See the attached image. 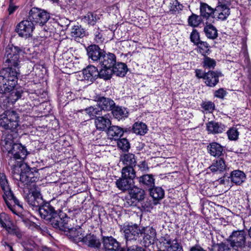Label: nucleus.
<instances>
[{"instance_id":"40","label":"nucleus","mask_w":251,"mask_h":251,"mask_svg":"<svg viewBox=\"0 0 251 251\" xmlns=\"http://www.w3.org/2000/svg\"><path fill=\"white\" fill-rule=\"evenodd\" d=\"M209 148V153L214 156H219L222 154L223 151L222 147L218 143L213 142L208 146Z\"/></svg>"},{"instance_id":"57","label":"nucleus","mask_w":251,"mask_h":251,"mask_svg":"<svg viewBox=\"0 0 251 251\" xmlns=\"http://www.w3.org/2000/svg\"><path fill=\"white\" fill-rule=\"evenodd\" d=\"M137 202H138V200L133 199L132 197L129 196V197H126V198L124 202V205L126 207L135 206Z\"/></svg>"},{"instance_id":"30","label":"nucleus","mask_w":251,"mask_h":251,"mask_svg":"<svg viewBox=\"0 0 251 251\" xmlns=\"http://www.w3.org/2000/svg\"><path fill=\"white\" fill-rule=\"evenodd\" d=\"M133 184V181L122 177L118 179L116 181L117 187L123 192L128 191L132 187Z\"/></svg>"},{"instance_id":"16","label":"nucleus","mask_w":251,"mask_h":251,"mask_svg":"<svg viewBox=\"0 0 251 251\" xmlns=\"http://www.w3.org/2000/svg\"><path fill=\"white\" fill-rule=\"evenodd\" d=\"M67 235L75 243L82 242L84 238V231L80 227L69 228L67 229Z\"/></svg>"},{"instance_id":"12","label":"nucleus","mask_w":251,"mask_h":251,"mask_svg":"<svg viewBox=\"0 0 251 251\" xmlns=\"http://www.w3.org/2000/svg\"><path fill=\"white\" fill-rule=\"evenodd\" d=\"M26 199L28 203L34 207H38L43 202L40 190L37 188L31 190Z\"/></svg>"},{"instance_id":"34","label":"nucleus","mask_w":251,"mask_h":251,"mask_svg":"<svg viewBox=\"0 0 251 251\" xmlns=\"http://www.w3.org/2000/svg\"><path fill=\"white\" fill-rule=\"evenodd\" d=\"M3 228L5 229L8 234L15 235L19 239L22 238L23 234L20 229L16 226L12 224L9 221Z\"/></svg>"},{"instance_id":"64","label":"nucleus","mask_w":251,"mask_h":251,"mask_svg":"<svg viewBox=\"0 0 251 251\" xmlns=\"http://www.w3.org/2000/svg\"><path fill=\"white\" fill-rule=\"evenodd\" d=\"M190 251H205L202 248L199 246L193 247Z\"/></svg>"},{"instance_id":"44","label":"nucleus","mask_w":251,"mask_h":251,"mask_svg":"<svg viewBox=\"0 0 251 251\" xmlns=\"http://www.w3.org/2000/svg\"><path fill=\"white\" fill-rule=\"evenodd\" d=\"M23 170L25 171V170H28V167H27L26 164L17 163V165H13L12 166V173L13 175H18L19 176V178L20 179L21 175L22 174L24 173Z\"/></svg>"},{"instance_id":"63","label":"nucleus","mask_w":251,"mask_h":251,"mask_svg":"<svg viewBox=\"0 0 251 251\" xmlns=\"http://www.w3.org/2000/svg\"><path fill=\"white\" fill-rule=\"evenodd\" d=\"M127 251H144V249L137 246H132L128 248Z\"/></svg>"},{"instance_id":"23","label":"nucleus","mask_w":251,"mask_h":251,"mask_svg":"<svg viewBox=\"0 0 251 251\" xmlns=\"http://www.w3.org/2000/svg\"><path fill=\"white\" fill-rule=\"evenodd\" d=\"M106 131L109 138L115 140L119 139L124 133L122 128L116 126H110Z\"/></svg>"},{"instance_id":"42","label":"nucleus","mask_w":251,"mask_h":251,"mask_svg":"<svg viewBox=\"0 0 251 251\" xmlns=\"http://www.w3.org/2000/svg\"><path fill=\"white\" fill-rule=\"evenodd\" d=\"M101 68V69L99 71L98 76L104 80L109 79L113 74L112 67H107Z\"/></svg>"},{"instance_id":"36","label":"nucleus","mask_w":251,"mask_h":251,"mask_svg":"<svg viewBox=\"0 0 251 251\" xmlns=\"http://www.w3.org/2000/svg\"><path fill=\"white\" fill-rule=\"evenodd\" d=\"M112 69L113 74L121 77L124 76L127 71L126 65L123 63H115Z\"/></svg>"},{"instance_id":"37","label":"nucleus","mask_w":251,"mask_h":251,"mask_svg":"<svg viewBox=\"0 0 251 251\" xmlns=\"http://www.w3.org/2000/svg\"><path fill=\"white\" fill-rule=\"evenodd\" d=\"M71 35L75 39L78 38H81L85 36L86 31L81 25H75L71 28Z\"/></svg>"},{"instance_id":"28","label":"nucleus","mask_w":251,"mask_h":251,"mask_svg":"<svg viewBox=\"0 0 251 251\" xmlns=\"http://www.w3.org/2000/svg\"><path fill=\"white\" fill-rule=\"evenodd\" d=\"M98 104L101 110H110L113 108L115 102L110 99L101 97L98 101Z\"/></svg>"},{"instance_id":"61","label":"nucleus","mask_w":251,"mask_h":251,"mask_svg":"<svg viewBox=\"0 0 251 251\" xmlns=\"http://www.w3.org/2000/svg\"><path fill=\"white\" fill-rule=\"evenodd\" d=\"M18 8V6L15 5L13 3V0H10V3L8 9V11L9 15L13 14L16 10Z\"/></svg>"},{"instance_id":"54","label":"nucleus","mask_w":251,"mask_h":251,"mask_svg":"<svg viewBox=\"0 0 251 251\" xmlns=\"http://www.w3.org/2000/svg\"><path fill=\"white\" fill-rule=\"evenodd\" d=\"M85 19L90 25H94L97 21V15L92 13H89L85 16Z\"/></svg>"},{"instance_id":"48","label":"nucleus","mask_w":251,"mask_h":251,"mask_svg":"<svg viewBox=\"0 0 251 251\" xmlns=\"http://www.w3.org/2000/svg\"><path fill=\"white\" fill-rule=\"evenodd\" d=\"M202 64L203 68L205 69H214L216 65V62L214 59L205 55L203 58Z\"/></svg>"},{"instance_id":"20","label":"nucleus","mask_w":251,"mask_h":251,"mask_svg":"<svg viewBox=\"0 0 251 251\" xmlns=\"http://www.w3.org/2000/svg\"><path fill=\"white\" fill-rule=\"evenodd\" d=\"M17 144L14 143L11 135H8L4 139L2 140L1 143V150L3 152L7 153V155L10 157L14 145Z\"/></svg>"},{"instance_id":"8","label":"nucleus","mask_w":251,"mask_h":251,"mask_svg":"<svg viewBox=\"0 0 251 251\" xmlns=\"http://www.w3.org/2000/svg\"><path fill=\"white\" fill-rule=\"evenodd\" d=\"M68 220L69 218L66 214L58 215L57 214L50 222L54 228L65 232L69 229Z\"/></svg>"},{"instance_id":"55","label":"nucleus","mask_w":251,"mask_h":251,"mask_svg":"<svg viewBox=\"0 0 251 251\" xmlns=\"http://www.w3.org/2000/svg\"><path fill=\"white\" fill-rule=\"evenodd\" d=\"M138 168V171H140L142 173H147L149 170V167L145 161L139 162L137 165Z\"/></svg>"},{"instance_id":"62","label":"nucleus","mask_w":251,"mask_h":251,"mask_svg":"<svg viewBox=\"0 0 251 251\" xmlns=\"http://www.w3.org/2000/svg\"><path fill=\"white\" fill-rule=\"evenodd\" d=\"M196 76L199 78L204 79L205 73H203L201 70L196 69L195 70Z\"/></svg>"},{"instance_id":"43","label":"nucleus","mask_w":251,"mask_h":251,"mask_svg":"<svg viewBox=\"0 0 251 251\" xmlns=\"http://www.w3.org/2000/svg\"><path fill=\"white\" fill-rule=\"evenodd\" d=\"M150 190L151 196L155 200H161L164 197V190L160 187H152Z\"/></svg>"},{"instance_id":"38","label":"nucleus","mask_w":251,"mask_h":251,"mask_svg":"<svg viewBox=\"0 0 251 251\" xmlns=\"http://www.w3.org/2000/svg\"><path fill=\"white\" fill-rule=\"evenodd\" d=\"M112 114L113 116L119 121L127 117L128 112L125 108L116 106L112 109Z\"/></svg>"},{"instance_id":"52","label":"nucleus","mask_w":251,"mask_h":251,"mask_svg":"<svg viewBox=\"0 0 251 251\" xmlns=\"http://www.w3.org/2000/svg\"><path fill=\"white\" fill-rule=\"evenodd\" d=\"M226 133L230 140H236L238 138L239 132L235 127L230 128Z\"/></svg>"},{"instance_id":"58","label":"nucleus","mask_w":251,"mask_h":251,"mask_svg":"<svg viewBox=\"0 0 251 251\" xmlns=\"http://www.w3.org/2000/svg\"><path fill=\"white\" fill-rule=\"evenodd\" d=\"M227 92L223 88H220L214 92V96L219 99H224L226 95Z\"/></svg>"},{"instance_id":"49","label":"nucleus","mask_w":251,"mask_h":251,"mask_svg":"<svg viewBox=\"0 0 251 251\" xmlns=\"http://www.w3.org/2000/svg\"><path fill=\"white\" fill-rule=\"evenodd\" d=\"M216 250L220 251H238V249L234 246H232L230 243V244H222L220 245H217L215 248Z\"/></svg>"},{"instance_id":"60","label":"nucleus","mask_w":251,"mask_h":251,"mask_svg":"<svg viewBox=\"0 0 251 251\" xmlns=\"http://www.w3.org/2000/svg\"><path fill=\"white\" fill-rule=\"evenodd\" d=\"M23 93V91L20 89L19 90L16 89L12 92V96H15V98H14V101H16L20 99L22 97V95Z\"/></svg>"},{"instance_id":"50","label":"nucleus","mask_w":251,"mask_h":251,"mask_svg":"<svg viewBox=\"0 0 251 251\" xmlns=\"http://www.w3.org/2000/svg\"><path fill=\"white\" fill-rule=\"evenodd\" d=\"M188 25L193 27L198 26L201 23V17L193 14L188 19Z\"/></svg>"},{"instance_id":"1","label":"nucleus","mask_w":251,"mask_h":251,"mask_svg":"<svg viewBox=\"0 0 251 251\" xmlns=\"http://www.w3.org/2000/svg\"><path fill=\"white\" fill-rule=\"evenodd\" d=\"M21 50L15 46H7L4 54V64L7 67L0 71V93L11 92L17 83V75L21 67L19 53Z\"/></svg>"},{"instance_id":"7","label":"nucleus","mask_w":251,"mask_h":251,"mask_svg":"<svg viewBox=\"0 0 251 251\" xmlns=\"http://www.w3.org/2000/svg\"><path fill=\"white\" fill-rule=\"evenodd\" d=\"M229 241L232 246H235L237 249L250 246L246 242V234L244 230L233 231L229 236Z\"/></svg>"},{"instance_id":"6","label":"nucleus","mask_w":251,"mask_h":251,"mask_svg":"<svg viewBox=\"0 0 251 251\" xmlns=\"http://www.w3.org/2000/svg\"><path fill=\"white\" fill-rule=\"evenodd\" d=\"M121 229L124 234L127 246L128 242L136 241L139 237V235L142 234V231L136 224L124 225Z\"/></svg>"},{"instance_id":"4","label":"nucleus","mask_w":251,"mask_h":251,"mask_svg":"<svg viewBox=\"0 0 251 251\" xmlns=\"http://www.w3.org/2000/svg\"><path fill=\"white\" fill-rule=\"evenodd\" d=\"M50 18V15L47 11L37 7L32 8L28 13V19L33 23L40 25H45Z\"/></svg>"},{"instance_id":"22","label":"nucleus","mask_w":251,"mask_h":251,"mask_svg":"<svg viewBox=\"0 0 251 251\" xmlns=\"http://www.w3.org/2000/svg\"><path fill=\"white\" fill-rule=\"evenodd\" d=\"M206 128L210 133L219 134L225 131L226 127L222 123L211 121L206 124Z\"/></svg>"},{"instance_id":"10","label":"nucleus","mask_w":251,"mask_h":251,"mask_svg":"<svg viewBox=\"0 0 251 251\" xmlns=\"http://www.w3.org/2000/svg\"><path fill=\"white\" fill-rule=\"evenodd\" d=\"M28 152L25 147L21 144H17L14 145L13 151L10 156V163L12 162L13 160H23L26 157Z\"/></svg>"},{"instance_id":"32","label":"nucleus","mask_w":251,"mask_h":251,"mask_svg":"<svg viewBox=\"0 0 251 251\" xmlns=\"http://www.w3.org/2000/svg\"><path fill=\"white\" fill-rule=\"evenodd\" d=\"M129 195L133 199L141 201L144 199L145 192L142 189L134 185L128 190Z\"/></svg>"},{"instance_id":"41","label":"nucleus","mask_w":251,"mask_h":251,"mask_svg":"<svg viewBox=\"0 0 251 251\" xmlns=\"http://www.w3.org/2000/svg\"><path fill=\"white\" fill-rule=\"evenodd\" d=\"M133 132L136 134L143 135L145 134L148 131L147 126L143 123H135L132 128Z\"/></svg>"},{"instance_id":"59","label":"nucleus","mask_w":251,"mask_h":251,"mask_svg":"<svg viewBox=\"0 0 251 251\" xmlns=\"http://www.w3.org/2000/svg\"><path fill=\"white\" fill-rule=\"evenodd\" d=\"M8 221V218L4 213H2L0 214V226L2 227L3 228L6 226Z\"/></svg>"},{"instance_id":"27","label":"nucleus","mask_w":251,"mask_h":251,"mask_svg":"<svg viewBox=\"0 0 251 251\" xmlns=\"http://www.w3.org/2000/svg\"><path fill=\"white\" fill-rule=\"evenodd\" d=\"M82 242L86 245L94 248H99L101 245L99 239L91 234L84 236Z\"/></svg>"},{"instance_id":"26","label":"nucleus","mask_w":251,"mask_h":251,"mask_svg":"<svg viewBox=\"0 0 251 251\" xmlns=\"http://www.w3.org/2000/svg\"><path fill=\"white\" fill-rule=\"evenodd\" d=\"M203 31L208 39L214 40L218 37V30L217 28L215 26L210 23H205Z\"/></svg>"},{"instance_id":"47","label":"nucleus","mask_w":251,"mask_h":251,"mask_svg":"<svg viewBox=\"0 0 251 251\" xmlns=\"http://www.w3.org/2000/svg\"><path fill=\"white\" fill-rule=\"evenodd\" d=\"M196 45L197 46L198 51L204 56L210 50L209 46L206 42L200 41Z\"/></svg>"},{"instance_id":"53","label":"nucleus","mask_w":251,"mask_h":251,"mask_svg":"<svg viewBox=\"0 0 251 251\" xmlns=\"http://www.w3.org/2000/svg\"><path fill=\"white\" fill-rule=\"evenodd\" d=\"M190 40L195 45H196L200 41V34L198 31L195 29H193L190 34Z\"/></svg>"},{"instance_id":"31","label":"nucleus","mask_w":251,"mask_h":251,"mask_svg":"<svg viewBox=\"0 0 251 251\" xmlns=\"http://www.w3.org/2000/svg\"><path fill=\"white\" fill-rule=\"evenodd\" d=\"M201 15L203 18L208 19L210 17L214 18L215 9L206 3L201 2L200 5Z\"/></svg>"},{"instance_id":"17","label":"nucleus","mask_w":251,"mask_h":251,"mask_svg":"<svg viewBox=\"0 0 251 251\" xmlns=\"http://www.w3.org/2000/svg\"><path fill=\"white\" fill-rule=\"evenodd\" d=\"M116 63V57L114 54L106 53L105 51L98 62L101 67H113Z\"/></svg>"},{"instance_id":"45","label":"nucleus","mask_w":251,"mask_h":251,"mask_svg":"<svg viewBox=\"0 0 251 251\" xmlns=\"http://www.w3.org/2000/svg\"><path fill=\"white\" fill-rule=\"evenodd\" d=\"M0 187L3 192L11 189L5 174L0 170Z\"/></svg>"},{"instance_id":"51","label":"nucleus","mask_w":251,"mask_h":251,"mask_svg":"<svg viewBox=\"0 0 251 251\" xmlns=\"http://www.w3.org/2000/svg\"><path fill=\"white\" fill-rule=\"evenodd\" d=\"M118 147L123 151H127L130 148V144L126 138H122L117 141Z\"/></svg>"},{"instance_id":"13","label":"nucleus","mask_w":251,"mask_h":251,"mask_svg":"<svg viewBox=\"0 0 251 251\" xmlns=\"http://www.w3.org/2000/svg\"><path fill=\"white\" fill-rule=\"evenodd\" d=\"M38 213L42 219L49 222L57 214L54 208L49 204L39 207Z\"/></svg>"},{"instance_id":"2","label":"nucleus","mask_w":251,"mask_h":251,"mask_svg":"<svg viewBox=\"0 0 251 251\" xmlns=\"http://www.w3.org/2000/svg\"><path fill=\"white\" fill-rule=\"evenodd\" d=\"M19 116L13 110H7L0 115V126L5 129L14 131L19 126Z\"/></svg>"},{"instance_id":"39","label":"nucleus","mask_w":251,"mask_h":251,"mask_svg":"<svg viewBox=\"0 0 251 251\" xmlns=\"http://www.w3.org/2000/svg\"><path fill=\"white\" fill-rule=\"evenodd\" d=\"M121 161L126 166L134 167L136 163L135 155L132 153L124 154L121 156Z\"/></svg>"},{"instance_id":"21","label":"nucleus","mask_w":251,"mask_h":251,"mask_svg":"<svg viewBox=\"0 0 251 251\" xmlns=\"http://www.w3.org/2000/svg\"><path fill=\"white\" fill-rule=\"evenodd\" d=\"M84 79L91 82L94 81L99 75L98 69L94 66H89L83 70Z\"/></svg>"},{"instance_id":"3","label":"nucleus","mask_w":251,"mask_h":251,"mask_svg":"<svg viewBox=\"0 0 251 251\" xmlns=\"http://www.w3.org/2000/svg\"><path fill=\"white\" fill-rule=\"evenodd\" d=\"M2 197L8 208L14 214L19 216L22 212L23 208L11 189L3 192Z\"/></svg>"},{"instance_id":"46","label":"nucleus","mask_w":251,"mask_h":251,"mask_svg":"<svg viewBox=\"0 0 251 251\" xmlns=\"http://www.w3.org/2000/svg\"><path fill=\"white\" fill-rule=\"evenodd\" d=\"M99 107L90 106L85 109V111L90 117L93 118L94 117L100 116L102 115V110L100 109Z\"/></svg>"},{"instance_id":"33","label":"nucleus","mask_w":251,"mask_h":251,"mask_svg":"<svg viewBox=\"0 0 251 251\" xmlns=\"http://www.w3.org/2000/svg\"><path fill=\"white\" fill-rule=\"evenodd\" d=\"M226 166L225 162L222 158L214 160L212 165L209 166V169L212 172H223L226 169Z\"/></svg>"},{"instance_id":"18","label":"nucleus","mask_w":251,"mask_h":251,"mask_svg":"<svg viewBox=\"0 0 251 251\" xmlns=\"http://www.w3.org/2000/svg\"><path fill=\"white\" fill-rule=\"evenodd\" d=\"M222 76L221 73L214 71H208L205 73L204 83L206 86L213 87L219 82V78Z\"/></svg>"},{"instance_id":"9","label":"nucleus","mask_w":251,"mask_h":251,"mask_svg":"<svg viewBox=\"0 0 251 251\" xmlns=\"http://www.w3.org/2000/svg\"><path fill=\"white\" fill-rule=\"evenodd\" d=\"M102 243L104 251H123L119 243L112 236L103 237Z\"/></svg>"},{"instance_id":"15","label":"nucleus","mask_w":251,"mask_h":251,"mask_svg":"<svg viewBox=\"0 0 251 251\" xmlns=\"http://www.w3.org/2000/svg\"><path fill=\"white\" fill-rule=\"evenodd\" d=\"M88 57L93 61L98 63L100 58L104 53V51L96 45H90L87 48Z\"/></svg>"},{"instance_id":"29","label":"nucleus","mask_w":251,"mask_h":251,"mask_svg":"<svg viewBox=\"0 0 251 251\" xmlns=\"http://www.w3.org/2000/svg\"><path fill=\"white\" fill-rule=\"evenodd\" d=\"M37 173H34L28 168V170H25L24 173L22 174L20 176V180L26 184L34 182L36 181Z\"/></svg>"},{"instance_id":"24","label":"nucleus","mask_w":251,"mask_h":251,"mask_svg":"<svg viewBox=\"0 0 251 251\" xmlns=\"http://www.w3.org/2000/svg\"><path fill=\"white\" fill-rule=\"evenodd\" d=\"M140 184L146 186L149 189L154 186V179L153 176L151 174H146L137 177Z\"/></svg>"},{"instance_id":"19","label":"nucleus","mask_w":251,"mask_h":251,"mask_svg":"<svg viewBox=\"0 0 251 251\" xmlns=\"http://www.w3.org/2000/svg\"><path fill=\"white\" fill-rule=\"evenodd\" d=\"M229 14V8L225 4H220L215 9L214 18L224 21L227 18Z\"/></svg>"},{"instance_id":"11","label":"nucleus","mask_w":251,"mask_h":251,"mask_svg":"<svg viewBox=\"0 0 251 251\" xmlns=\"http://www.w3.org/2000/svg\"><path fill=\"white\" fill-rule=\"evenodd\" d=\"M144 234L143 240L145 246H149L153 244L156 239V233L155 229L152 227L147 226L141 230Z\"/></svg>"},{"instance_id":"35","label":"nucleus","mask_w":251,"mask_h":251,"mask_svg":"<svg viewBox=\"0 0 251 251\" xmlns=\"http://www.w3.org/2000/svg\"><path fill=\"white\" fill-rule=\"evenodd\" d=\"M133 167L130 166L124 167L122 170L121 177L133 181V179L136 177V172Z\"/></svg>"},{"instance_id":"5","label":"nucleus","mask_w":251,"mask_h":251,"mask_svg":"<svg viewBox=\"0 0 251 251\" xmlns=\"http://www.w3.org/2000/svg\"><path fill=\"white\" fill-rule=\"evenodd\" d=\"M34 29V24L28 19L20 22L16 25L15 31L20 37L27 39L32 37Z\"/></svg>"},{"instance_id":"14","label":"nucleus","mask_w":251,"mask_h":251,"mask_svg":"<svg viewBox=\"0 0 251 251\" xmlns=\"http://www.w3.org/2000/svg\"><path fill=\"white\" fill-rule=\"evenodd\" d=\"M96 128L100 131H106L111 125L110 115L105 114L103 116L96 117L95 120Z\"/></svg>"},{"instance_id":"56","label":"nucleus","mask_w":251,"mask_h":251,"mask_svg":"<svg viewBox=\"0 0 251 251\" xmlns=\"http://www.w3.org/2000/svg\"><path fill=\"white\" fill-rule=\"evenodd\" d=\"M201 107L205 111L209 112H212L215 108V104L213 102L211 101H206L203 102L201 104Z\"/></svg>"},{"instance_id":"25","label":"nucleus","mask_w":251,"mask_h":251,"mask_svg":"<svg viewBox=\"0 0 251 251\" xmlns=\"http://www.w3.org/2000/svg\"><path fill=\"white\" fill-rule=\"evenodd\" d=\"M230 177L232 182L237 184L240 185L244 182L246 176L245 174L240 170H234L230 174Z\"/></svg>"}]
</instances>
